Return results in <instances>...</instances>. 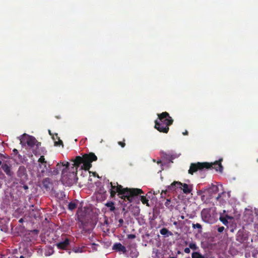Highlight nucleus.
Returning <instances> with one entry per match:
<instances>
[{"label":"nucleus","mask_w":258,"mask_h":258,"mask_svg":"<svg viewBox=\"0 0 258 258\" xmlns=\"http://www.w3.org/2000/svg\"><path fill=\"white\" fill-rule=\"evenodd\" d=\"M189 247L190 248L193 250H197L198 248L196 244L193 242L190 243L189 244Z\"/></svg>","instance_id":"c756f323"},{"label":"nucleus","mask_w":258,"mask_h":258,"mask_svg":"<svg viewBox=\"0 0 258 258\" xmlns=\"http://www.w3.org/2000/svg\"><path fill=\"white\" fill-rule=\"evenodd\" d=\"M161 163V160H160L159 161H158V162H157V163H158V164H159V163Z\"/></svg>","instance_id":"49530a36"},{"label":"nucleus","mask_w":258,"mask_h":258,"mask_svg":"<svg viewBox=\"0 0 258 258\" xmlns=\"http://www.w3.org/2000/svg\"><path fill=\"white\" fill-rule=\"evenodd\" d=\"M69 244L70 240L68 238H66L63 241L57 243L56 246L59 249H64L68 246Z\"/></svg>","instance_id":"dca6fc26"},{"label":"nucleus","mask_w":258,"mask_h":258,"mask_svg":"<svg viewBox=\"0 0 258 258\" xmlns=\"http://www.w3.org/2000/svg\"><path fill=\"white\" fill-rule=\"evenodd\" d=\"M130 210L132 212H134L135 215H138L139 211H140V209H139L138 207L134 206L133 208H132V210L130 209Z\"/></svg>","instance_id":"cd10ccee"},{"label":"nucleus","mask_w":258,"mask_h":258,"mask_svg":"<svg viewBox=\"0 0 258 258\" xmlns=\"http://www.w3.org/2000/svg\"><path fill=\"white\" fill-rule=\"evenodd\" d=\"M67 166V163L64 164L63 162H59L57 164L56 167L54 168L53 170L51 169L48 170L47 172L48 173V175H57L60 170H62V169L66 167Z\"/></svg>","instance_id":"6e6552de"},{"label":"nucleus","mask_w":258,"mask_h":258,"mask_svg":"<svg viewBox=\"0 0 258 258\" xmlns=\"http://www.w3.org/2000/svg\"><path fill=\"white\" fill-rule=\"evenodd\" d=\"M181 218L182 219H184V216H181Z\"/></svg>","instance_id":"de8ad7c7"},{"label":"nucleus","mask_w":258,"mask_h":258,"mask_svg":"<svg viewBox=\"0 0 258 258\" xmlns=\"http://www.w3.org/2000/svg\"><path fill=\"white\" fill-rule=\"evenodd\" d=\"M224 230V227H223V226H221V227H219L218 228V231L219 232H222Z\"/></svg>","instance_id":"c9c22d12"},{"label":"nucleus","mask_w":258,"mask_h":258,"mask_svg":"<svg viewBox=\"0 0 258 258\" xmlns=\"http://www.w3.org/2000/svg\"><path fill=\"white\" fill-rule=\"evenodd\" d=\"M160 234L163 235H167V236L170 235H172V233L169 231L167 228H163L160 231Z\"/></svg>","instance_id":"aec40b11"},{"label":"nucleus","mask_w":258,"mask_h":258,"mask_svg":"<svg viewBox=\"0 0 258 258\" xmlns=\"http://www.w3.org/2000/svg\"><path fill=\"white\" fill-rule=\"evenodd\" d=\"M24 188L25 189H28V186H27V185H24Z\"/></svg>","instance_id":"c03bdc74"},{"label":"nucleus","mask_w":258,"mask_h":258,"mask_svg":"<svg viewBox=\"0 0 258 258\" xmlns=\"http://www.w3.org/2000/svg\"><path fill=\"white\" fill-rule=\"evenodd\" d=\"M132 206V205H130V206H129V209H130H130H131V210H132V209H131V208H130V207H131V206Z\"/></svg>","instance_id":"8fccbe9b"},{"label":"nucleus","mask_w":258,"mask_h":258,"mask_svg":"<svg viewBox=\"0 0 258 258\" xmlns=\"http://www.w3.org/2000/svg\"><path fill=\"white\" fill-rule=\"evenodd\" d=\"M108 227L109 223L108 220L105 219L104 223L102 225V229L103 230L104 232L106 233H109V229Z\"/></svg>","instance_id":"6ab92c4d"},{"label":"nucleus","mask_w":258,"mask_h":258,"mask_svg":"<svg viewBox=\"0 0 258 258\" xmlns=\"http://www.w3.org/2000/svg\"><path fill=\"white\" fill-rule=\"evenodd\" d=\"M85 247H74L73 249V251H74L75 253H78V252H83L84 251V249Z\"/></svg>","instance_id":"b1692460"},{"label":"nucleus","mask_w":258,"mask_h":258,"mask_svg":"<svg viewBox=\"0 0 258 258\" xmlns=\"http://www.w3.org/2000/svg\"><path fill=\"white\" fill-rule=\"evenodd\" d=\"M118 222H119V224H118V226H120L122 225V223H123V219H120L119 220H118Z\"/></svg>","instance_id":"4c0bfd02"},{"label":"nucleus","mask_w":258,"mask_h":258,"mask_svg":"<svg viewBox=\"0 0 258 258\" xmlns=\"http://www.w3.org/2000/svg\"><path fill=\"white\" fill-rule=\"evenodd\" d=\"M184 251L185 253H189L190 252V251L189 247H186L184 249Z\"/></svg>","instance_id":"e433bc0d"},{"label":"nucleus","mask_w":258,"mask_h":258,"mask_svg":"<svg viewBox=\"0 0 258 258\" xmlns=\"http://www.w3.org/2000/svg\"><path fill=\"white\" fill-rule=\"evenodd\" d=\"M20 258H25V257L23 255H21Z\"/></svg>","instance_id":"a18cd8bd"},{"label":"nucleus","mask_w":258,"mask_h":258,"mask_svg":"<svg viewBox=\"0 0 258 258\" xmlns=\"http://www.w3.org/2000/svg\"><path fill=\"white\" fill-rule=\"evenodd\" d=\"M81 222V227L85 233H89L93 228L92 224L89 222H86V220L79 219Z\"/></svg>","instance_id":"9b49d317"},{"label":"nucleus","mask_w":258,"mask_h":258,"mask_svg":"<svg viewBox=\"0 0 258 258\" xmlns=\"http://www.w3.org/2000/svg\"><path fill=\"white\" fill-rule=\"evenodd\" d=\"M132 206V205H130V206H129V209H130H130H131V210H132V209H131V208H130V207H131V206Z\"/></svg>","instance_id":"3c124183"},{"label":"nucleus","mask_w":258,"mask_h":258,"mask_svg":"<svg viewBox=\"0 0 258 258\" xmlns=\"http://www.w3.org/2000/svg\"><path fill=\"white\" fill-rule=\"evenodd\" d=\"M97 160V157L94 153L90 152L88 154H85L82 156H78L75 159L71 160L74 163L73 166L78 168L80 166L81 168L85 170H88L92 167V162Z\"/></svg>","instance_id":"20e7f679"},{"label":"nucleus","mask_w":258,"mask_h":258,"mask_svg":"<svg viewBox=\"0 0 258 258\" xmlns=\"http://www.w3.org/2000/svg\"><path fill=\"white\" fill-rule=\"evenodd\" d=\"M48 249H52V248H48Z\"/></svg>","instance_id":"864d4df0"},{"label":"nucleus","mask_w":258,"mask_h":258,"mask_svg":"<svg viewBox=\"0 0 258 258\" xmlns=\"http://www.w3.org/2000/svg\"><path fill=\"white\" fill-rule=\"evenodd\" d=\"M33 232H34V233H35L37 234V233H38V230H34L33 231Z\"/></svg>","instance_id":"37998d69"},{"label":"nucleus","mask_w":258,"mask_h":258,"mask_svg":"<svg viewBox=\"0 0 258 258\" xmlns=\"http://www.w3.org/2000/svg\"><path fill=\"white\" fill-rule=\"evenodd\" d=\"M114 250L119 252L120 253L126 254L127 250L126 247L120 243H115L113 246Z\"/></svg>","instance_id":"ddd939ff"},{"label":"nucleus","mask_w":258,"mask_h":258,"mask_svg":"<svg viewBox=\"0 0 258 258\" xmlns=\"http://www.w3.org/2000/svg\"><path fill=\"white\" fill-rule=\"evenodd\" d=\"M13 152L14 154H16V155H18L19 154L18 153V151L16 149H14L13 150Z\"/></svg>","instance_id":"ea45409f"},{"label":"nucleus","mask_w":258,"mask_h":258,"mask_svg":"<svg viewBox=\"0 0 258 258\" xmlns=\"http://www.w3.org/2000/svg\"><path fill=\"white\" fill-rule=\"evenodd\" d=\"M116 186L114 185V196L116 192H117L118 195L120 196V197L123 199L124 201L128 202V203L138 201V196L143 193V191L140 188H123L117 182H116Z\"/></svg>","instance_id":"f257e3e1"},{"label":"nucleus","mask_w":258,"mask_h":258,"mask_svg":"<svg viewBox=\"0 0 258 258\" xmlns=\"http://www.w3.org/2000/svg\"><path fill=\"white\" fill-rule=\"evenodd\" d=\"M248 239V235L247 233L243 231L239 230L236 236V240L240 243H243L245 241Z\"/></svg>","instance_id":"f8f14e48"},{"label":"nucleus","mask_w":258,"mask_h":258,"mask_svg":"<svg viewBox=\"0 0 258 258\" xmlns=\"http://www.w3.org/2000/svg\"><path fill=\"white\" fill-rule=\"evenodd\" d=\"M24 221V219L23 218H21L19 220V222L20 223H23Z\"/></svg>","instance_id":"79ce46f5"},{"label":"nucleus","mask_w":258,"mask_h":258,"mask_svg":"<svg viewBox=\"0 0 258 258\" xmlns=\"http://www.w3.org/2000/svg\"><path fill=\"white\" fill-rule=\"evenodd\" d=\"M176 204L175 199H168L166 200L165 203V206L170 210H172Z\"/></svg>","instance_id":"2eb2a0df"},{"label":"nucleus","mask_w":258,"mask_h":258,"mask_svg":"<svg viewBox=\"0 0 258 258\" xmlns=\"http://www.w3.org/2000/svg\"><path fill=\"white\" fill-rule=\"evenodd\" d=\"M214 188H216V189H217L218 187L216 186H214Z\"/></svg>","instance_id":"09e8293b"},{"label":"nucleus","mask_w":258,"mask_h":258,"mask_svg":"<svg viewBox=\"0 0 258 258\" xmlns=\"http://www.w3.org/2000/svg\"><path fill=\"white\" fill-rule=\"evenodd\" d=\"M38 162H39V167L41 169V173H44L45 172H47L48 170L47 168V161L45 160L44 156H41L39 158Z\"/></svg>","instance_id":"9d476101"},{"label":"nucleus","mask_w":258,"mask_h":258,"mask_svg":"<svg viewBox=\"0 0 258 258\" xmlns=\"http://www.w3.org/2000/svg\"><path fill=\"white\" fill-rule=\"evenodd\" d=\"M52 183L49 178H45L42 181L43 187L46 190H49L52 186Z\"/></svg>","instance_id":"f3484780"},{"label":"nucleus","mask_w":258,"mask_h":258,"mask_svg":"<svg viewBox=\"0 0 258 258\" xmlns=\"http://www.w3.org/2000/svg\"><path fill=\"white\" fill-rule=\"evenodd\" d=\"M70 163L67 162V166L62 169L61 172V180L63 185L71 186L75 183L77 180L78 167L73 166L70 168Z\"/></svg>","instance_id":"7ed1b4c3"},{"label":"nucleus","mask_w":258,"mask_h":258,"mask_svg":"<svg viewBox=\"0 0 258 258\" xmlns=\"http://www.w3.org/2000/svg\"><path fill=\"white\" fill-rule=\"evenodd\" d=\"M192 227L194 229L198 228L199 229V232H201L202 229V225L199 223H196V224H192Z\"/></svg>","instance_id":"a878e982"},{"label":"nucleus","mask_w":258,"mask_h":258,"mask_svg":"<svg viewBox=\"0 0 258 258\" xmlns=\"http://www.w3.org/2000/svg\"><path fill=\"white\" fill-rule=\"evenodd\" d=\"M1 164H2V161H0V166L1 165Z\"/></svg>","instance_id":"603ef678"},{"label":"nucleus","mask_w":258,"mask_h":258,"mask_svg":"<svg viewBox=\"0 0 258 258\" xmlns=\"http://www.w3.org/2000/svg\"><path fill=\"white\" fill-rule=\"evenodd\" d=\"M18 157L20 161L21 162H23V161L24 160V157L19 154H18Z\"/></svg>","instance_id":"72a5a7b5"},{"label":"nucleus","mask_w":258,"mask_h":258,"mask_svg":"<svg viewBox=\"0 0 258 258\" xmlns=\"http://www.w3.org/2000/svg\"><path fill=\"white\" fill-rule=\"evenodd\" d=\"M188 134V132L187 131H185L184 132L182 133L183 135H187Z\"/></svg>","instance_id":"a19ab883"},{"label":"nucleus","mask_w":258,"mask_h":258,"mask_svg":"<svg viewBox=\"0 0 258 258\" xmlns=\"http://www.w3.org/2000/svg\"><path fill=\"white\" fill-rule=\"evenodd\" d=\"M20 143L22 146L27 144V145L31 148L33 147L35 145H36L37 147H38L41 144L38 142L34 137L27 135L25 134L23 135V137L20 139Z\"/></svg>","instance_id":"0eeeda50"},{"label":"nucleus","mask_w":258,"mask_h":258,"mask_svg":"<svg viewBox=\"0 0 258 258\" xmlns=\"http://www.w3.org/2000/svg\"><path fill=\"white\" fill-rule=\"evenodd\" d=\"M77 207V202L73 201L70 202L68 205V209L73 211Z\"/></svg>","instance_id":"412c9836"},{"label":"nucleus","mask_w":258,"mask_h":258,"mask_svg":"<svg viewBox=\"0 0 258 258\" xmlns=\"http://www.w3.org/2000/svg\"><path fill=\"white\" fill-rule=\"evenodd\" d=\"M225 217L227 218V220H232L233 219L232 217L230 216L227 215H226Z\"/></svg>","instance_id":"58836bf2"},{"label":"nucleus","mask_w":258,"mask_h":258,"mask_svg":"<svg viewBox=\"0 0 258 258\" xmlns=\"http://www.w3.org/2000/svg\"><path fill=\"white\" fill-rule=\"evenodd\" d=\"M1 168L6 174L9 176H12L13 175V172L11 171V166L10 164H8L7 162L1 164Z\"/></svg>","instance_id":"4468645a"},{"label":"nucleus","mask_w":258,"mask_h":258,"mask_svg":"<svg viewBox=\"0 0 258 258\" xmlns=\"http://www.w3.org/2000/svg\"><path fill=\"white\" fill-rule=\"evenodd\" d=\"M256 161L258 162V159L256 160Z\"/></svg>","instance_id":"5fc2aeb1"},{"label":"nucleus","mask_w":258,"mask_h":258,"mask_svg":"<svg viewBox=\"0 0 258 258\" xmlns=\"http://www.w3.org/2000/svg\"><path fill=\"white\" fill-rule=\"evenodd\" d=\"M118 144L119 145H120L122 148L124 147L125 145V144L124 143V140H123V142H121V141L118 142Z\"/></svg>","instance_id":"f704fd0d"},{"label":"nucleus","mask_w":258,"mask_h":258,"mask_svg":"<svg viewBox=\"0 0 258 258\" xmlns=\"http://www.w3.org/2000/svg\"><path fill=\"white\" fill-rule=\"evenodd\" d=\"M127 236L128 239H134L136 238V235L133 234H128Z\"/></svg>","instance_id":"473e14b6"},{"label":"nucleus","mask_w":258,"mask_h":258,"mask_svg":"<svg viewBox=\"0 0 258 258\" xmlns=\"http://www.w3.org/2000/svg\"><path fill=\"white\" fill-rule=\"evenodd\" d=\"M106 206L110 208L111 211H113V202L110 201L106 204Z\"/></svg>","instance_id":"2f4dec72"},{"label":"nucleus","mask_w":258,"mask_h":258,"mask_svg":"<svg viewBox=\"0 0 258 258\" xmlns=\"http://www.w3.org/2000/svg\"><path fill=\"white\" fill-rule=\"evenodd\" d=\"M158 119L155 121V128L161 133L167 134L169 130V126L173 122V119L167 112H163L158 114Z\"/></svg>","instance_id":"39448f33"},{"label":"nucleus","mask_w":258,"mask_h":258,"mask_svg":"<svg viewBox=\"0 0 258 258\" xmlns=\"http://www.w3.org/2000/svg\"><path fill=\"white\" fill-rule=\"evenodd\" d=\"M180 188L182 189L183 192L186 194L190 193L192 190L191 187L186 183H182Z\"/></svg>","instance_id":"a211bd4d"},{"label":"nucleus","mask_w":258,"mask_h":258,"mask_svg":"<svg viewBox=\"0 0 258 258\" xmlns=\"http://www.w3.org/2000/svg\"><path fill=\"white\" fill-rule=\"evenodd\" d=\"M138 256V252L135 249L134 250H132L130 252V256L132 258H136Z\"/></svg>","instance_id":"c85d7f7f"},{"label":"nucleus","mask_w":258,"mask_h":258,"mask_svg":"<svg viewBox=\"0 0 258 258\" xmlns=\"http://www.w3.org/2000/svg\"><path fill=\"white\" fill-rule=\"evenodd\" d=\"M217 213L215 208H206L202 210L201 217L203 221L208 223H214L216 221Z\"/></svg>","instance_id":"423d86ee"},{"label":"nucleus","mask_w":258,"mask_h":258,"mask_svg":"<svg viewBox=\"0 0 258 258\" xmlns=\"http://www.w3.org/2000/svg\"><path fill=\"white\" fill-rule=\"evenodd\" d=\"M219 220L225 225H227L228 224L227 219L225 217V216H220Z\"/></svg>","instance_id":"bb28decb"},{"label":"nucleus","mask_w":258,"mask_h":258,"mask_svg":"<svg viewBox=\"0 0 258 258\" xmlns=\"http://www.w3.org/2000/svg\"><path fill=\"white\" fill-rule=\"evenodd\" d=\"M192 258H205L204 256L199 252H193L191 254Z\"/></svg>","instance_id":"5701e85b"},{"label":"nucleus","mask_w":258,"mask_h":258,"mask_svg":"<svg viewBox=\"0 0 258 258\" xmlns=\"http://www.w3.org/2000/svg\"><path fill=\"white\" fill-rule=\"evenodd\" d=\"M56 138H58V141L57 142H55L54 144L55 146H60L61 145L63 146V142L62 141L59 139V138L57 136V134H56Z\"/></svg>","instance_id":"7c9ffc66"},{"label":"nucleus","mask_w":258,"mask_h":258,"mask_svg":"<svg viewBox=\"0 0 258 258\" xmlns=\"http://www.w3.org/2000/svg\"><path fill=\"white\" fill-rule=\"evenodd\" d=\"M104 182H107L108 184L110 185V188H109V192L110 194V197H113V183L112 182H109V180L107 179L106 180V179L104 180Z\"/></svg>","instance_id":"393cba45"},{"label":"nucleus","mask_w":258,"mask_h":258,"mask_svg":"<svg viewBox=\"0 0 258 258\" xmlns=\"http://www.w3.org/2000/svg\"><path fill=\"white\" fill-rule=\"evenodd\" d=\"M139 198L140 199L141 201L143 204L146 205L148 207L150 206V205L149 204V200L148 199H147V198L145 196H141L139 197Z\"/></svg>","instance_id":"4be33fe9"},{"label":"nucleus","mask_w":258,"mask_h":258,"mask_svg":"<svg viewBox=\"0 0 258 258\" xmlns=\"http://www.w3.org/2000/svg\"><path fill=\"white\" fill-rule=\"evenodd\" d=\"M223 159L221 158L218 161L213 163L209 162H197L190 164L189 169L188 171L189 174L193 175L198 171H202L205 169H215L216 171L222 173L223 170V167L221 164Z\"/></svg>","instance_id":"f03ea898"},{"label":"nucleus","mask_w":258,"mask_h":258,"mask_svg":"<svg viewBox=\"0 0 258 258\" xmlns=\"http://www.w3.org/2000/svg\"><path fill=\"white\" fill-rule=\"evenodd\" d=\"M182 183L179 181H174L170 185L168 186L166 190H162L161 193V197L163 194H166L167 191H174L178 188H181Z\"/></svg>","instance_id":"1a4fd4ad"}]
</instances>
